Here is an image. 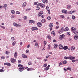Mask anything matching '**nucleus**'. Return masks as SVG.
<instances>
[{
    "label": "nucleus",
    "instance_id": "f03ea898",
    "mask_svg": "<svg viewBox=\"0 0 78 78\" xmlns=\"http://www.w3.org/2000/svg\"><path fill=\"white\" fill-rule=\"evenodd\" d=\"M25 67H20L18 69V70L20 72H22L23 71Z\"/></svg>",
    "mask_w": 78,
    "mask_h": 78
},
{
    "label": "nucleus",
    "instance_id": "20e7f679",
    "mask_svg": "<svg viewBox=\"0 0 78 78\" xmlns=\"http://www.w3.org/2000/svg\"><path fill=\"white\" fill-rule=\"evenodd\" d=\"M32 29V31H33L34 30H38V28H37V27H32L31 28Z\"/></svg>",
    "mask_w": 78,
    "mask_h": 78
},
{
    "label": "nucleus",
    "instance_id": "bf43d9fd",
    "mask_svg": "<svg viewBox=\"0 0 78 78\" xmlns=\"http://www.w3.org/2000/svg\"><path fill=\"white\" fill-rule=\"evenodd\" d=\"M1 28H3V29H5V27H4V26H0Z\"/></svg>",
    "mask_w": 78,
    "mask_h": 78
},
{
    "label": "nucleus",
    "instance_id": "2f4dec72",
    "mask_svg": "<svg viewBox=\"0 0 78 78\" xmlns=\"http://www.w3.org/2000/svg\"><path fill=\"white\" fill-rule=\"evenodd\" d=\"M41 22L42 23H44V22H45V20L44 19H43L41 20Z\"/></svg>",
    "mask_w": 78,
    "mask_h": 78
},
{
    "label": "nucleus",
    "instance_id": "c85d7f7f",
    "mask_svg": "<svg viewBox=\"0 0 78 78\" xmlns=\"http://www.w3.org/2000/svg\"><path fill=\"white\" fill-rule=\"evenodd\" d=\"M13 25H14V26H15V27H17V24L16 23H13Z\"/></svg>",
    "mask_w": 78,
    "mask_h": 78
},
{
    "label": "nucleus",
    "instance_id": "393cba45",
    "mask_svg": "<svg viewBox=\"0 0 78 78\" xmlns=\"http://www.w3.org/2000/svg\"><path fill=\"white\" fill-rule=\"evenodd\" d=\"M63 32V31L60 30L59 31H58V33H59V34H61V33H62V32Z\"/></svg>",
    "mask_w": 78,
    "mask_h": 78
},
{
    "label": "nucleus",
    "instance_id": "de8ad7c7",
    "mask_svg": "<svg viewBox=\"0 0 78 78\" xmlns=\"http://www.w3.org/2000/svg\"><path fill=\"white\" fill-rule=\"evenodd\" d=\"M47 19L48 20H50L51 19V17H50V16H48Z\"/></svg>",
    "mask_w": 78,
    "mask_h": 78
},
{
    "label": "nucleus",
    "instance_id": "0eeeda50",
    "mask_svg": "<svg viewBox=\"0 0 78 78\" xmlns=\"http://www.w3.org/2000/svg\"><path fill=\"white\" fill-rule=\"evenodd\" d=\"M62 12L64 14H67V11L66 10H62Z\"/></svg>",
    "mask_w": 78,
    "mask_h": 78
},
{
    "label": "nucleus",
    "instance_id": "4d7b16f0",
    "mask_svg": "<svg viewBox=\"0 0 78 78\" xmlns=\"http://www.w3.org/2000/svg\"><path fill=\"white\" fill-rule=\"evenodd\" d=\"M28 64H29V65H32V63L31 62H30L28 63Z\"/></svg>",
    "mask_w": 78,
    "mask_h": 78
},
{
    "label": "nucleus",
    "instance_id": "a211bd4d",
    "mask_svg": "<svg viewBox=\"0 0 78 78\" xmlns=\"http://www.w3.org/2000/svg\"><path fill=\"white\" fill-rule=\"evenodd\" d=\"M74 39L75 40H77V39H78V36L76 35V36H74Z\"/></svg>",
    "mask_w": 78,
    "mask_h": 78
},
{
    "label": "nucleus",
    "instance_id": "ea45409f",
    "mask_svg": "<svg viewBox=\"0 0 78 78\" xmlns=\"http://www.w3.org/2000/svg\"><path fill=\"white\" fill-rule=\"evenodd\" d=\"M64 58L65 59H69V57L66 56H65L64 57Z\"/></svg>",
    "mask_w": 78,
    "mask_h": 78
},
{
    "label": "nucleus",
    "instance_id": "9d476101",
    "mask_svg": "<svg viewBox=\"0 0 78 78\" xmlns=\"http://www.w3.org/2000/svg\"><path fill=\"white\" fill-rule=\"evenodd\" d=\"M65 36H64V34H63L62 35H60V39L61 40V39H62V38H64V37Z\"/></svg>",
    "mask_w": 78,
    "mask_h": 78
},
{
    "label": "nucleus",
    "instance_id": "2eb2a0df",
    "mask_svg": "<svg viewBox=\"0 0 78 78\" xmlns=\"http://www.w3.org/2000/svg\"><path fill=\"white\" fill-rule=\"evenodd\" d=\"M29 22V23H35V22L32 20H30Z\"/></svg>",
    "mask_w": 78,
    "mask_h": 78
},
{
    "label": "nucleus",
    "instance_id": "ddd939ff",
    "mask_svg": "<svg viewBox=\"0 0 78 78\" xmlns=\"http://www.w3.org/2000/svg\"><path fill=\"white\" fill-rule=\"evenodd\" d=\"M63 48V50H67L68 49V47L67 46H65Z\"/></svg>",
    "mask_w": 78,
    "mask_h": 78
},
{
    "label": "nucleus",
    "instance_id": "72a5a7b5",
    "mask_svg": "<svg viewBox=\"0 0 78 78\" xmlns=\"http://www.w3.org/2000/svg\"><path fill=\"white\" fill-rule=\"evenodd\" d=\"M72 13H73V11H71L68 12V14H72Z\"/></svg>",
    "mask_w": 78,
    "mask_h": 78
},
{
    "label": "nucleus",
    "instance_id": "1a4fd4ad",
    "mask_svg": "<svg viewBox=\"0 0 78 78\" xmlns=\"http://www.w3.org/2000/svg\"><path fill=\"white\" fill-rule=\"evenodd\" d=\"M4 65L5 66H11V64L9 63H5Z\"/></svg>",
    "mask_w": 78,
    "mask_h": 78
},
{
    "label": "nucleus",
    "instance_id": "e433bc0d",
    "mask_svg": "<svg viewBox=\"0 0 78 78\" xmlns=\"http://www.w3.org/2000/svg\"><path fill=\"white\" fill-rule=\"evenodd\" d=\"M60 17L61 18H62L63 19H64V18H65V17H64V16L63 15H61Z\"/></svg>",
    "mask_w": 78,
    "mask_h": 78
},
{
    "label": "nucleus",
    "instance_id": "6e6552de",
    "mask_svg": "<svg viewBox=\"0 0 78 78\" xmlns=\"http://www.w3.org/2000/svg\"><path fill=\"white\" fill-rule=\"evenodd\" d=\"M71 31H73V33H74L76 31V29L74 27H72L71 28Z\"/></svg>",
    "mask_w": 78,
    "mask_h": 78
},
{
    "label": "nucleus",
    "instance_id": "f257e3e1",
    "mask_svg": "<svg viewBox=\"0 0 78 78\" xmlns=\"http://www.w3.org/2000/svg\"><path fill=\"white\" fill-rule=\"evenodd\" d=\"M37 5L38 6H41V8H44L45 7V5L44 4H42V3H39L37 4Z\"/></svg>",
    "mask_w": 78,
    "mask_h": 78
},
{
    "label": "nucleus",
    "instance_id": "4468645a",
    "mask_svg": "<svg viewBox=\"0 0 78 78\" xmlns=\"http://www.w3.org/2000/svg\"><path fill=\"white\" fill-rule=\"evenodd\" d=\"M22 56L23 58H27V56L25 55L24 54H23L22 55Z\"/></svg>",
    "mask_w": 78,
    "mask_h": 78
},
{
    "label": "nucleus",
    "instance_id": "58836bf2",
    "mask_svg": "<svg viewBox=\"0 0 78 78\" xmlns=\"http://www.w3.org/2000/svg\"><path fill=\"white\" fill-rule=\"evenodd\" d=\"M71 68L70 67H68L67 68L66 70H69L71 71Z\"/></svg>",
    "mask_w": 78,
    "mask_h": 78
},
{
    "label": "nucleus",
    "instance_id": "cd10ccee",
    "mask_svg": "<svg viewBox=\"0 0 78 78\" xmlns=\"http://www.w3.org/2000/svg\"><path fill=\"white\" fill-rule=\"evenodd\" d=\"M47 0H43L42 2L43 3H47Z\"/></svg>",
    "mask_w": 78,
    "mask_h": 78
},
{
    "label": "nucleus",
    "instance_id": "79ce46f5",
    "mask_svg": "<svg viewBox=\"0 0 78 78\" xmlns=\"http://www.w3.org/2000/svg\"><path fill=\"white\" fill-rule=\"evenodd\" d=\"M11 12L12 14H15V12L14 10H12Z\"/></svg>",
    "mask_w": 78,
    "mask_h": 78
},
{
    "label": "nucleus",
    "instance_id": "9b49d317",
    "mask_svg": "<svg viewBox=\"0 0 78 78\" xmlns=\"http://www.w3.org/2000/svg\"><path fill=\"white\" fill-rule=\"evenodd\" d=\"M37 25L38 27H41L42 26V24L41 23H38Z\"/></svg>",
    "mask_w": 78,
    "mask_h": 78
},
{
    "label": "nucleus",
    "instance_id": "5fc2aeb1",
    "mask_svg": "<svg viewBox=\"0 0 78 78\" xmlns=\"http://www.w3.org/2000/svg\"><path fill=\"white\" fill-rule=\"evenodd\" d=\"M11 17L12 18V19H13V18H14V16L12 15L11 16Z\"/></svg>",
    "mask_w": 78,
    "mask_h": 78
},
{
    "label": "nucleus",
    "instance_id": "b1692460",
    "mask_svg": "<svg viewBox=\"0 0 78 78\" xmlns=\"http://www.w3.org/2000/svg\"><path fill=\"white\" fill-rule=\"evenodd\" d=\"M53 23H51L49 25V27H51V28H53Z\"/></svg>",
    "mask_w": 78,
    "mask_h": 78
},
{
    "label": "nucleus",
    "instance_id": "473e14b6",
    "mask_svg": "<svg viewBox=\"0 0 78 78\" xmlns=\"http://www.w3.org/2000/svg\"><path fill=\"white\" fill-rule=\"evenodd\" d=\"M5 72V70H3L2 69H1L0 70V72Z\"/></svg>",
    "mask_w": 78,
    "mask_h": 78
},
{
    "label": "nucleus",
    "instance_id": "6ab92c4d",
    "mask_svg": "<svg viewBox=\"0 0 78 78\" xmlns=\"http://www.w3.org/2000/svg\"><path fill=\"white\" fill-rule=\"evenodd\" d=\"M75 48L73 46H72L71 48V49L72 51L75 50Z\"/></svg>",
    "mask_w": 78,
    "mask_h": 78
},
{
    "label": "nucleus",
    "instance_id": "680f3d73",
    "mask_svg": "<svg viewBox=\"0 0 78 78\" xmlns=\"http://www.w3.org/2000/svg\"><path fill=\"white\" fill-rule=\"evenodd\" d=\"M39 13L41 14H42L43 13V12L42 11H41Z\"/></svg>",
    "mask_w": 78,
    "mask_h": 78
},
{
    "label": "nucleus",
    "instance_id": "7ed1b4c3",
    "mask_svg": "<svg viewBox=\"0 0 78 78\" xmlns=\"http://www.w3.org/2000/svg\"><path fill=\"white\" fill-rule=\"evenodd\" d=\"M10 61L11 62L14 63V62H16V60L14 58H12L10 59Z\"/></svg>",
    "mask_w": 78,
    "mask_h": 78
},
{
    "label": "nucleus",
    "instance_id": "f704fd0d",
    "mask_svg": "<svg viewBox=\"0 0 78 78\" xmlns=\"http://www.w3.org/2000/svg\"><path fill=\"white\" fill-rule=\"evenodd\" d=\"M72 19H73V20H75V19L76 17L75 16H72Z\"/></svg>",
    "mask_w": 78,
    "mask_h": 78
},
{
    "label": "nucleus",
    "instance_id": "39448f33",
    "mask_svg": "<svg viewBox=\"0 0 78 78\" xmlns=\"http://www.w3.org/2000/svg\"><path fill=\"white\" fill-rule=\"evenodd\" d=\"M69 59H70V60H72V59H75V57H73L72 56H69V57H68Z\"/></svg>",
    "mask_w": 78,
    "mask_h": 78
},
{
    "label": "nucleus",
    "instance_id": "c03bdc74",
    "mask_svg": "<svg viewBox=\"0 0 78 78\" xmlns=\"http://www.w3.org/2000/svg\"><path fill=\"white\" fill-rule=\"evenodd\" d=\"M51 34L55 35V32L54 31H52L51 32Z\"/></svg>",
    "mask_w": 78,
    "mask_h": 78
},
{
    "label": "nucleus",
    "instance_id": "774afa93",
    "mask_svg": "<svg viewBox=\"0 0 78 78\" xmlns=\"http://www.w3.org/2000/svg\"><path fill=\"white\" fill-rule=\"evenodd\" d=\"M27 71H30V68H28L27 69Z\"/></svg>",
    "mask_w": 78,
    "mask_h": 78
},
{
    "label": "nucleus",
    "instance_id": "7c9ffc66",
    "mask_svg": "<svg viewBox=\"0 0 78 78\" xmlns=\"http://www.w3.org/2000/svg\"><path fill=\"white\" fill-rule=\"evenodd\" d=\"M47 38L48 39H51V36L50 35L47 36Z\"/></svg>",
    "mask_w": 78,
    "mask_h": 78
},
{
    "label": "nucleus",
    "instance_id": "6e6d98bb",
    "mask_svg": "<svg viewBox=\"0 0 78 78\" xmlns=\"http://www.w3.org/2000/svg\"><path fill=\"white\" fill-rule=\"evenodd\" d=\"M67 35H68V36H69V35L70 34V32H68V33H67Z\"/></svg>",
    "mask_w": 78,
    "mask_h": 78
},
{
    "label": "nucleus",
    "instance_id": "a878e982",
    "mask_svg": "<svg viewBox=\"0 0 78 78\" xmlns=\"http://www.w3.org/2000/svg\"><path fill=\"white\" fill-rule=\"evenodd\" d=\"M67 9H70V8H71V5H67Z\"/></svg>",
    "mask_w": 78,
    "mask_h": 78
},
{
    "label": "nucleus",
    "instance_id": "69168bd1",
    "mask_svg": "<svg viewBox=\"0 0 78 78\" xmlns=\"http://www.w3.org/2000/svg\"><path fill=\"white\" fill-rule=\"evenodd\" d=\"M27 53H29V50H27L26 51Z\"/></svg>",
    "mask_w": 78,
    "mask_h": 78
},
{
    "label": "nucleus",
    "instance_id": "37998d69",
    "mask_svg": "<svg viewBox=\"0 0 78 78\" xmlns=\"http://www.w3.org/2000/svg\"><path fill=\"white\" fill-rule=\"evenodd\" d=\"M16 14H20V12L18 11L16 12Z\"/></svg>",
    "mask_w": 78,
    "mask_h": 78
},
{
    "label": "nucleus",
    "instance_id": "c756f323",
    "mask_svg": "<svg viewBox=\"0 0 78 78\" xmlns=\"http://www.w3.org/2000/svg\"><path fill=\"white\" fill-rule=\"evenodd\" d=\"M36 10H39V9H40V8H39V6H37L36 7Z\"/></svg>",
    "mask_w": 78,
    "mask_h": 78
},
{
    "label": "nucleus",
    "instance_id": "412c9836",
    "mask_svg": "<svg viewBox=\"0 0 78 78\" xmlns=\"http://www.w3.org/2000/svg\"><path fill=\"white\" fill-rule=\"evenodd\" d=\"M64 30L65 31H69V28L68 27H66L64 29Z\"/></svg>",
    "mask_w": 78,
    "mask_h": 78
},
{
    "label": "nucleus",
    "instance_id": "c9c22d12",
    "mask_svg": "<svg viewBox=\"0 0 78 78\" xmlns=\"http://www.w3.org/2000/svg\"><path fill=\"white\" fill-rule=\"evenodd\" d=\"M5 54H6V55H8V54H9L10 52H8V51H5Z\"/></svg>",
    "mask_w": 78,
    "mask_h": 78
},
{
    "label": "nucleus",
    "instance_id": "aec40b11",
    "mask_svg": "<svg viewBox=\"0 0 78 78\" xmlns=\"http://www.w3.org/2000/svg\"><path fill=\"white\" fill-rule=\"evenodd\" d=\"M54 48H56L57 47H58V44H54Z\"/></svg>",
    "mask_w": 78,
    "mask_h": 78
},
{
    "label": "nucleus",
    "instance_id": "49530a36",
    "mask_svg": "<svg viewBox=\"0 0 78 78\" xmlns=\"http://www.w3.org/2000/svg\"><path fill=\"white\" fill-rule=\"evenodd\" d=\"M74 34H78V32L76 31L75 30L74 32Z\"/></svg>",
    "mask_w": 78,
    "mask_h": 78
},
{
    "label": "nucleus",
    "instance_id": "864d4df0",
    "mask_svg": "<svg viewBox=\"0 0 78 78\" xmlns=\"http://www.w3.org/2000/svg\"><path fill=\"white\" fill-rule=\"evenodd\" d=\"M18 62L19 64H20V63H21V60H18Z\"/></svg>",
    "mask_w": 78,
    "mask_h": 78
},
{
    "label": "nucleus",
    "instance_id": "f3484780",
    "mask_svg": "<svg viewBox=\"0 0 78 78\" xmlns=\"http://www.w3.org/2000/svg\"><path fill=\"white\" fill-rule=\"evenodd\" d=\"M17 53L16 52H15L14 54V56L15 58H17Z\"/></svg>",
    "mask_w": 78,
    "mask_h": 78
},
{
    "label": "nucleus",
    "instance_id": "5701e85b",
    "mask_svg": "<svg viewBox=\"0 0 78 78\" xmlns=\"http://www.w3.org/2000/svg\"><path fill=\"white\" fill-rule=\"evenodd\" d=\"M50 69L49 68H48V67H46V68H44V70H48Z\"/></svg>",
    "mask_w": 78,
    "mask_h": 78
},
{
    "label": "nucleus",
    "instance_id": "e2e57ef3",
    "mask_svg": "<svg viewBox=\"0 0 78 78\" xmlns=\"http://www.w3.org/2000/svg\"><path fill=\"white\" fill-rule=\"evenodd\" d=\"M1 58V59H5V58L4 57L2 56V57Z\"/></svg>",
    "mask_w": 78,
    "mask_h": 78
},
{
    "label": "nucleus",
    "instance_id": "a19ab883",
    "mask_svg": "<svg viewBox=\"0 0 78 78\" xmlns=\"http://www.w3.org/2000/svg\"><path fill=\"white\" fill-rule=\"evenodd\" d=\"M23 65L21 64H19L18 65V67H23Z\"/></svg>",
    "mask_w": 78,
    "mask_h": 78
},
{
    "label": "nucleus",
    "instance_id": "052dcab7",
    "mask_svg": "<svg viewBox=\"0 0 78 78\" xmlns=\"http://www.w3.org/2000/svg\"><path fill=\"white\" fill-rule=\"evenodd\" d=\"M24 19L25 20H26L27 19V16H25L24 17Z\"/></svg>",
    "mask_w": 78,
    "mask_h": 78
},
{
    "label": "nucleus",
    "instance_id": "4be33fe9",
    "mask_svg": "<svg viewBox=\"0 0 78 78\" xmlns=\"http://www.w3.org/2000/svg\"><path fill=\"white\" fill-rule=\"evenodd\" d=\"M63 64H67V61L66 60H64L62 61Z\"/></svg>",
    "mask_w": 78,
    "mask_h": 78
},
{
    "label": "nucleus",
    "instance_id": "423d86ee",
    "mask_svg": "<svg viewBox=\"0 0 78 78\" xmlns=\"http://www.w3.org/2000/svg\"><path fill=\"white\" fill-rule=\"evenodd\" d=\"M46 9L47 11H48V14H50V9H49V7H48V6H46Z\"/></svg>",
    "mask_w": 78,
    "mask_h": 78
},
{
    "label": "nucleus",
    "instance_id": "dca6fc26",
    "mask_svg": "<svg viewBox=\"0 0 78 78\" xmlns=\"http://www.w3.org/2000/svg\"><path fill=\"white\" fill-rule=\"evenodd\" d=\"M26 5H27V3L24 2V3L23 4L22 6L23 8H24V7H25V6H26Z\"/></svg>",
    "mask_w": 78,
    "mask_h": 78
},
{
    "label": "nucleus",
    "instance_id": "3c124183",
    "mask_svg": "<svg viewBox=\"0 0 78 78\" xmlns=\"http://www.w3.org/2000/svg\"><path fill=\"white\" fill-rule=\"evenodd\" d=\"M55 28H56V29H58V28H59V26H56L55 27Z\"/></svg>",
    "mask_w": 78,
    "mask_h": 78
},
{
    "label": "nucleus",
    "instance_id": "0e129e2a",
    "mask_svg": "<svg viewBox=\"0 0 78 78\" xmlns=\"http://www.w3.org/2000/svg\"><path fill=\"white\" fill-rule=\"evenodd\" d=\"M62 62H61L60 63H59V64L60 65H62Z\"/></svg>",
    "mask_w": 78,
    "mask_h": 78
},
{
    "label": "nucleus",
    "instance_id": "8fccbe9b",
    "mask_svg": "<svg viewBox=\"0 0 78 78\" xmlns=\"http://www.w3.org/2000/svg\"><path fill=\"white\" fill-rule=\"evenodd\" d=\"M11 39L12 41H14L15 40V38L13 37H12Z\"/></svg>",
    "mask_w": 78,
    "mask_h": 78
},
{
    "label": "nucleus",
    "instance_id": "a18cd8bd",
    "mask_svg": "<svg viewBox=\"0 0 78 78\" xmlns=\"http://www.w3.org/2000/svg\"><path fill=\"white\" fill-rule=\"evenodd\" d=\"M47 63L44 64V67H47Z\"/></svg>",
    "mask_w": 78,
    "mask_h": 78
},
{
    "label": "nucleus",
    "instance_id": "4c0bfd02",
    "mask_svg": "<svg viewBox=\"0 0 78 78\" xmlns=\"http://www.w3.org/2000/svg\"><path fill=\"white\" fill-rule=\"evenodd\" d=\"M7 6H8V5H7V4H5L4 5V6H3V8H5V7H7Z\"/></svg>",
    "mask_w": 78,
    "mask_h": 78
},
{
    "label": "nucleus",
    "instance_id": "f8f14e48",
    "mask_svg": "<svg viewBox=\"0 0 78 78\" xmlns=\"http://www.w3.org/2000/svg\"><path fill=\"white\" fill-rule=\"evenodd\" d=\"M58 47L60 49H62L63 48V46H62V45L61 44H60L58 45Z\"/></svg>",
    "mask_w": 78,
    "mask_h": 78
},
{
    "label": "nucleus",
    "instance_id": "338daca9",
    "mask_svg": "<svg viewBox=\"0 0 78 78\" xmlns=\"http://www.w3.org/2000/svg\"><path fill=\"white\" fill-rule=\"evenodd\" d=\"M17 27H21V25L20 24H17Z\"/></svg>",
    "mask_w": 78,
    "mask_h": 78
},
{
    "label": "nucleus",
    "instance_id": "bb28decb",
    "mask_svg": "<svg viewBox=\"0 0 78 78\" xmlns=\"http://www.w3.org/2000/svg\"><path fill=\"white\" fill-rule=\"evenodd\" d=\"M16 41H14L12 43V45L14 46L16 45Z\"/></svg>",
    "mask_w": 78,
    "mask_h": 78
},
{
    "label": "nucleus",
    "instance_id": "09e8293b",
    "mask_svg": "<svg viewBox=\"0 0 78 78\" xmlns=\"http://www.w3.org/2000/svg\"><path fill=\"white\" fill-rule=\"evenodd\" d=\"M35 45L36 47H38V44L37 43H35Z\"/></svg>",
    "mask_w": 78,
    "mask_h": 78
},
{
    "label": "nucleus",
    "instance_id": "13d9d810",
    "mask_svg": "<svg viewBox=\"0 0 78 78\" xmlns=\"http://www.w3.org/2000/svg\"><path fill=\"white\" fill-rule=\"evenodd\" d=\"M41 15H42V14L39 13L38 15V17H40V16H41Z\"/></svg>",
    "mask_w": 78,
    "mask_h": 78
},
{
    "label": "nucleus",
    "instance_id": "603ef678",
    "mask_svg": "<svg viewBox=\"0 0 78 78\" xmlns=\"http://www.w3.org/2000/svg\"><path fill=\"white\" fill-rule=\"evenodd\" d=\"M44 45H46V44H47V41H44Z\"/></svg>",
    "mask_w": 78,
    "mask_h": 78
}]
</instances>
